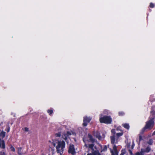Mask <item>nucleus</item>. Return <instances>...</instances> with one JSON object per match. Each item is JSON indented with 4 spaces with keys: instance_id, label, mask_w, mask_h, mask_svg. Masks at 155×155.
Listing matches in <instances>:
<instances>
[{
    "instance_id": "1",
    "label": "nucleus",
    "mask_w": 155,
    "mask_h": 155,
    "mask_svg": "<svg viewBox=\"0 0 155 155\" xmlns=\"http://www.w3.org/2000/svg\"><path fill=\"white\" fill-rule=\"evenodd\" d=\"M52 144L55 147L57 151L60 155H62L65 147V143L64 141H58L57 140H53Z\"/></svg>"
},
{
    "instance_id": "2",
    "label": "nucleus",
    "mask_w": 155,
    "mask_h": 155,
    "mask_svg": "<svg viewBox=\"0 0 155 155\" xmlns=\"http://www.w3.org/2000/svg\"><path fill=\"white\" fill-rule=\"evenodd\" d=\"M100 121L101 123L110 124L112 121V119L110 116H104L102 117V115L100 116Z\"/></svg>"
},
{
    "instance_id": "3",
    "label": "nucleus",
    "mask_w": 155,
    "mask_h": 155,
    "mask_svg": "<svg viewBox=\"0 0 155 155\" xmlns=\"http://www.w3.org/2000/svg\"><path fill=\"white\" fill-rule=\"evenodd\" d=\"M83 141L85 143V145L86 147L88 146V142H91L93 143L94 141V140L92 138L91 135L88 134L85 136L83 138Z\"/></svg>"
},
{
    "instance_id": "4",
    "label": "nucleus",
    "mask_w": 155,
    "mask_h": 155,
    "mask_svg": "<svg viewBox=\"0 0 155 155\" xmlns=\"http://www.w3.org/2000/svg\"><path fill=\"white\" fill-rule=\"evenodd\" d=\"M72 132L70 131L64 132L62 135V137L68 143V141L69 139V137L71 135Z\"/></svg>"
},
{
    "instance_id": "5",
    "label": "nucleus",
    "mask_w": 155,
    "mask_h": 155,
    "mask_svg": "<svg viewBox=\"0 0 155 155\" xmlns=\"http://www.w3.org/2000/svg\"><path fill=\"white\" fill-rule=\"evenodd\" d=\"M154 126V121L153 119H151L146 123L145 127V129H151Z\"/></svg>"
},
{
    "instance_id": "6",
    "label": "nucleus",
    "mask_w": 155,
    "mask_h": 155,
    "mask_svg": "<svg viewBox=\"0 0 155 155\" xmlns=\"http://www.w3.org/2000/svg\"><path fill=\"white\" fill-rule=\"evenodd\" d=\"M91 120V118L90 117H85L84 118L83 125L86 126L87 124Z\"/></svg>"
},
{
    "instance_id": "7",
    "label": "nucleus",
    "mask_w": 155,
    "mask_h": 155,
    "mask_svg": "<svg viewBox=\"0 0 155 155\" xmlns=\"http://www.w3.org/2000/svg\"><path fill=\"white\" fill-rule=\"evenodd\" d=\"M68 152L69 153H71L73 155H74L75 154V152L73 145L70 144Z\"/></svg>"
},
{
    "instance_id": "8",
    "label": "nucleus",
    "mask_w": 155,
    "mask_h": 155,
    "mask_svg": "<svg viewBox=\"0 0 155 155\" xmlns=\"http://www.w3.org/2000/svg\"><path fill=\"white\" fill-rule=\"evenodd\" d=\"M0 147L3 149L5 147V142L3 140H0Z\"/></svg>"
},
{
    "instance_id": "9",
    "label": "nucleus",
    "mask_w": 155,
    "mask_h": 155,
    "mask_svg": "<svg viewBox=\"0 0 155 155\" xmlns=\"http://www.w3.org/2000/svg\"><path fill=\"white\" fill-rule=\"evenodd\" d=\"M94 135L99 140H101V137L100 135V134L99 132H97L96 133L94 134Z\"/></svg>"
},
{
    "instance_id": "10",
    "label": "nucleus",
    "mask_w": 155,
    "mask_h": 155,
    "mask_svg": "<svg viewBox=\"0 0 155 155\" xmlns=\"http://www.w3.org/2000/svg\"><path fill=\"white\" fill-rule=\"evenodd\" d=\"M122 126L125 128L127 130H129L130 128V126L128 124H122Z\"/></svg>"
},
{
    "instance_id": "11",
    "label": "nucleus",
    "mask_w": 155,
    "mask_h": 155,
    "mask_svg": "<svg viewBox=\"0 0 155 155\" xmlns=\"http://www.w3.org/2000/svg\"><path fill=\"white\" fill-rule=\"evenodd\" d=\"M150 150V148L149 147H147L146 150H144L143 149H141V152L142 153L144 152H149Z\"/></svg>"
},
{
    "instance_id": "12",
    "label": "nucleus",
    "mask_w": 155,
    "mask_h": 155,
    "mask_svg": "<svg viewBox=\"0 0 155 155\" xmlns=\"http://www.w3.org/2000/svg\"><path fill=\"white\" fill-rule=\"evenodd\" d=\"M18 153L19 155H21L23 154L24 153L22 152V149L21 148H18Z\"/></svg>"
},
{
    "instance_id": "13",
    "label": "nucleus",
    "mask_w": 155,
    "mask_h": 155,
    "mask_svg": "<svg viewBox=\"0 0 155 155\" xmlns=\"http://www.w3.org/2000/svg\"><path fill=\"white\" fill-rule=\"evenodd\" d=\"M5 135V132L4 131H2L0 134V136L2 138H4Z\"/></svg>"
},
{
    "instance_id": "14",
    "label": "nucleus",
    "mask_w": 155,
    "mask_h": 155,
    "mask_svg": "<svg viewBox=\"0 0 155 155\" xmlns=\"http://www.w3.org/2000/svg\"><path fill=\"white\" fill-rule=\"evenodd\" d=\"M111 143L112 144L114 143L115 141V137L114 136H111L110 137Z\"/></svg>"
},
{
    "instance_id": "15",
    "label": "nucleus",
    "mask_w": 155,
    "mask_h": 155,
    "mask_svg": "<svg viewBox=\"0 0 155 155\" xmlns=\"http://www.w3.org/2000/svg\"><path fill=\"white\" fill-rule=\"evenodd\" d=\"M87 155H100V154L96 152H94L92 153H88Z\"/></svg>"
},
{
    "instance_id": "16",
    "label": "nucleus",
    "mask_w": 155,
    "mask_h": 155,
    "mask_svg": "<svg viewBox=\"0 0 155 155\" xmlns=\"http://www.w3.org/2000/svg\"><path fill=\"white\" fill-rule=\"evenodd\" d=\"M111 152L112 153V155H118L117 152V151H111Z\"/></svg>"
},
{
    "instance_id": "17",
    "label": "nucleus",
    "mask_w": 155,
    "mask_h": 155,
    "mask_svg": "<svg viewBox=\"0 0 155 155\" xmlns=\"http://www.w3.org/2000/svg\"><path fill=\"white\" fill-rule=\"evenodd\" d=\"M48 113L49 114H51L53 113V110H48Z\"/></svg>"
},
{
    "instance_id": "18",
    "label": "nucleus",
    "mask_w": 155,
    "mask_h": 155,
    "mask_svg": "<svg viewBox=\"0 0 155 155\" xmlns=\"http://www.w3.org/2000/svg\"><path fill=\"white\" fill-rule=\"evenodd\" d=\"M123 134V132L120 133H117V136H118V137L122 135Z\"/></svg>"
},
{
    "instance_id": "19",
    "label": "nucleus",
    "mask_w": 155,
    "mask_h": 155,
    "mask_svg": "<svg viewBox=\"0 0 155 155\" xmlns=\"http://www.w3.org/2000/svg\"><path fill=\"white\" fill-rule=\"evenodd\" d=\"M61 133L60 132H58V133H57L55 134V136L57 137H59L61 135Z\"/></svg>"
},
{
    "instance_id": "20",
    "label": "nucleus",
    "mask_w": 155,
    "mask_h": 155,
    "mask_svg": "<svg viewBox=\"0 0 155 155\" xmlns=\"http://www.w3.org/2000/svg\"><path fill=\"white\" fill-rule=\"evenodd\" d=\"M150 7L153 8L154 7V4L152 3H151L150 4Z\"/></svg>"
},
{
    "instance_id": "21",
    "label": "nucleus",
    "mask_w": 155,
    "mask_h": 155,
    "mask_svg": "<svg viewBox=\"0 0 155 155\" xmlns=\"http://www.w3.org/2000/svg\"><path fill=\"white\" fill-rule=\"evenodd\" d=\"M119 114L120 116H123L124 114V113L123 112H120L119 113Z\"/></svg>"
},
{
    "instance_id": "22",
    "label": "nucleus",
    "mask_w": 155,
    "mask_h": 155,
    "mask_svg": "<svg viewBox=\"0 0 155 155\" xmlns=\"http://www.w3.org/2000/svg\"><path fill=\"white\" fill-rule=\"evenodd\" d=\"M152 143L153 141L152 140H150L148 142V143L149 144H151Z\"/></svg>"
},
{
    "instance_id": "23",
    "label": "nucleus",
    "mask_w": 155,
    "mask_h": 155,
    "mask_svg": "<svg viewBox=\"0 0 155 155\" xmlns=\"http://www.w3.org/2000/svg\"><path fill=\"white\" fill-rule=\"evenodd\" d=\"M88 146H89V147L91 148V149L92 148L93 146V144H89L88 143Z\"/></svg>"
},
{
    "instance_id": "24",
    "label": "nucleus",
    "mask_w": 155,
    "mask_h": 155,
    "mask_svg": "<svg viewBox=\"0 0 155 155\" xmlns=\"http://www.w3.org/2000/svg\"><path fill=\"white\" fill-rule=\"evenodd\" d=\"M24 130L25 132H28V128L27 127H25L24 128Z\"/></svg>"
},
{
    "instance_id": "25",
    "label": "nucleus",
    "mask_w": 155,
    "mask_h": 155,
    "mask_svg": "<svg viewBox=\"0 0 155 155\" xmlns=\"http://www.w3.org/2000/svg\"><path fill=\"white\" fill-rule=\"evenodd\" d=\"M10 149L12 151H15V148H14V147H13L12 146H11V147H10Z\"/></svg>"
},
{
    "instance_id": "26",
    "label": "nucleus",
    "mask_w": 155,
    "mask_h": 155,
    "mask_svg": "<svg viewBox=\"0 0 155 155\" xmlns=\"http://www.w3.org/2000/svg\"><path fill=\"white\" fill-rule=\"evenodd\" d=\"M0 155H6L5 153L3 151L0 152Z\"/></svg>"
},
{
    "instance_id": "27",
    "label": "nucleus",
    "mask_w": 155,
    "mask_h": 155,
    "mask_svg": "<svg viewBox=\"0 0 155 155\" xmlns=\"http://www.w3.org/2000/svg\"><path fill=\"white\" fill-rule=\"evenodd\" d=\"M113 151H117V147L116 146L114 145L113 147Z\"/></svg>"
},
{
    "instance_id": "28",
    "label": "nucleus",
    "mask_w": 155,
    "mask_h": 155,
    "mask_svg": "<svg viewBox=\"0 0 155 155\" xmlns=\"http://www.w3.org/2000/svg\"><path fill=\"white\" fill-rule=\"evenodd\" d=\"M111 132L112 134H114L115 133V131L114 129H112L111 130Z\"/></svg>"
},
{
    "instance_id": "29",
    "label": "nucleus",
    "mask_w": 155,
    "mask_h": 155,
    "mask_svg": "<svg viewBox=\"0 0 155 155\" xmlns=\"http://www.w3.org/2000/svg\"><path fill=\"white\" fill-rule=\"evenodd\" d=\"M78 130L79 131H80V134H81V133H82V129L81 128H78Z\"/></svg>"
},
{
    "instance_id": "30",
    "label": "nucleus",
    "mask_w": 155,
    "mask_h": 155,
    "mask_svg": "<svg viewBox=\"0 0 155 155\" xmlns=\"http://www.w3.org/2000/svg\"><path fill=\"white\" fill-rule=\"evenodd\" d=\"M135 155H143L142 153H137Z\"/></svg>"
},
{
    "instance_id": "31",
    "label": "nucleus",
    "mask_w": 155,
    "mask_h": 155,
    "mask_svg": "<svg viewBox=\"0 0 155 155\" xmlns=\"http://www.w3.org/2000/svg\"><path fill=\"white\" fill-rule=\"evenodd\" d=\"M107 147L106 146H105L104 149V150H107Z\"/></svg>"
},
{
    "instance_id": "32",
    "label": "nucleus",
    "mask_w": 155,
    "mask_h": 155,
    "mask_svg": "<svg viewBox=\"0 0 155 155\" xmlns=\"http://www.w3.org/2000/svg\"><path fill=\"white\" fill-rule=\"evenodd\" d=\"M155 135V131L153 132V133L152 134V135Z\"/></svg>"
},
{
    "instance_id": "33",
    "label": "nucleus",
    "mask_w": 155,
    "mask_h": 155,
    "mask_svg": "<svg viewBox=\"0 0 155 155\" xmlns=\"http://www.w3.org/2000/svg\"><path fill=\"white\" fill-rule=\"evenodd\" d=\"M141 137L140 136V137H139V140H141Z\"/></svg>"
},
{
    "instance_id": "34",
    "label": "nucleus",
    "mask_w": 155,
    "mask_h": 155,
    "mask_svg": "<svg viewBox=\"0 0 155 155\" xmlns=\"http://www.w3.org/2000/svg\"><path fill=\"white\" fill-rule=\"evenodd\" d=\"M117 130H120L119 129V127H118V128H117Z\"/></svg>"
},
{
    "instance_id": "35",
    "label": "nucleus",
    "mask_w": 155,
    "mask_h": 155,
    "mask_svg": "<svg viewBox=\"0 0 155 155\" xmlns=\"http://www.w3.org/2000/svg\"><path fill=\"white\" fill-rule=\"evenodd\" d=\"M120 155H123V153H121Z\"/></svg>"
},
{
    "instance_id": "36",
    "label": "nucleus",
    "mask_w": 155,
    "mask_h": 155,
    "mask_svg": "<svg viewBox=\"0 0 155 155\" xmlns=\"http://www.w3.org/2000/svg\"><path fill=\"white\" fill-rule=\"evenodd\" d=\"M9 131V129L8 130V132Z\"/></svg>"
},
{
    "instance_id": "37",
    "label": "nucleus",
    "mask_w": 155,
    "mask_h": 155,
    "mask_svg": "<svg viewBox=\"0 0 155 155\" xmlns=\"http://www.w3.org/2000/svg\"><path fill=\"white\" fill-rule=\"evenodd\" d=\"M49 142H51V141H49Z\"/></svg>"
}]
</instances>
